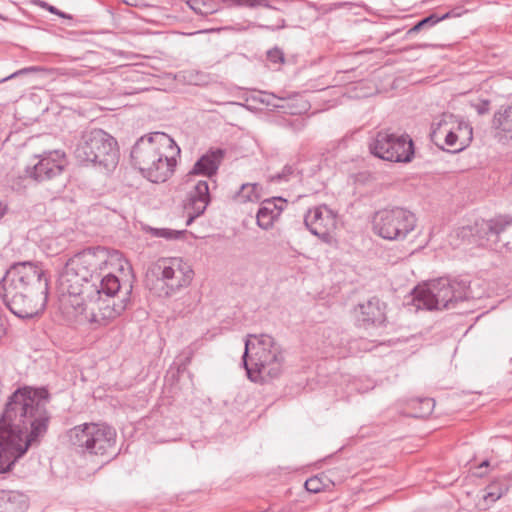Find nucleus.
<instances>
[{"instance_id":"nucleus-1","label":"nucleus","mask_w":512,"mask_h":512,"mask_svg":"<svg viewBox=\"0 0 512 512\" xmlns=\"http://www.w3.org/2000/svg\"><path fill=\"white\" fill-rule=\"evenodd\" d=\"M49 401L45 387L19 388L8 398L0 417V474L10 471L44 437L51 418L46 408Z\"/></svg>"},{"instance_id":"nucleus-2","label":"nucleus","mask_w":512,"mask_h":512,"mask_svg":"<svg viewBox=\"0 0 512 512\" xmlns=\"http://www.w3.org/2000/svg\"><path fill=\"white\" fill-rule=\"evenodd\" d=\"M110 267L102 274H98L93 285L87 287L86 301L89 303H70L71 312L77 321H88L98 325H106L108 321L120 316L130 303L132 285L121 284ZM66 310L68 308L66 307Z\"/></svg>"},{"instance_id":"nucleus-3","label":"nucleus","mask_w":512,"mask_h":512,"mask_svg":"<svg viewBox=\"0 0 512 512\" xmlns=\"http://www.w3.org/2000/svg\"><path fill=\"white\" fill-rule=\"evenodd\" d=\"M120 256L115 250L110 251L101 246L90 247L76 253L67 260L60 273L59 289L63 294L78 297L80 303L86 302L87 287L93 285L94 279H98V274L113 266Z\"/></svg>"},{"instance_id":"nucleus-4","label":"nucleus","mask_w":512,"mask_h":512,"mask_svg":"<svg viewBox=\"0 0 512 512\" xmlns=\"http://www.w3.org/2000/svg\"><path fill=\"white\" fill-rule=\"evenodd\" d=\"M468 282L440 277L412 290V303L417 309L440 310L454 308L468 298Z\"/></svg>"},{"instance_id":"nucleus-5","label":"nucleus","mask_w":512,"mask_h":512,"mask_svg":"<svg viewBox=\"0 0 512 512\" xmlns=\"http://www.w3.org/2000/svg\"><path fill=\"white\" fill-rule=\"evenodd\" d=\"M67 437L72 449L83 456L115 455L116 430L105 423H84L71 428Z\"/></svg>"},{"instance_id":"nucleus-6","label":"nucleus","mask_w":512,"mask_h":512,"mask_svg":"<svg viewBox=\"0 0 512 512\" xmlns=\"http://www.w3.org/2000/svg\"><path fill=\"white\" fill-rule=\"evenodd\" d=\"M74 154L80 163L98 165L106 170L114 169L119 160L117 141L102 129L83 132Z\"/></svg>"},{"instance_id":"nucleus-7","label":"nucleus","mask_w":512,"mask_h":512,"mask_svg":"<svg viewBox=\"0 0 512 512\" xmlns=\"http://www.w3.org/2000/svg\"><path fill=\"white\" fill-rule=\"evenodd\" d=\"M511 227L512 216L500 214L488 220H478L473 225L463 226L456 234L469 244L497 248L500 243L502 246L508 245L505 235Z\"/></svg>"},{"instance_id":"nucleus-8","label":"nucleus","mask_w":512,"mask_h":512,"mask_svg":"<svg viewBox=\"0 0 512 512\" xmlns=\"http://www.w3.org/2000/svg\"><path fill=\"white\" fill-rule=\"evenodd\" d=\"M373 231L379 237L389 240H404L417 224V218L411 211L402 207L384 208L373 216Z\"/></svg>"},{"instance_id":"nucleus-9","label":"nucleus","mask_w":512,"mask_h":512,"mask_svg":"<svg viewBox=\"0 0 512 512\" xmlns=\"http://www.w3.org/2000/svg\"><path fill=\"white\" fill-rule=\"evenodd\" d=\"M374 156L385 161L410 163L414 157V143L408 134H397L390 130H381L369 143Z\"/></svg>"},{"instance_id":"nucleus-10","label":"nucleus","mask_w":512,"mask_h":512,"mask_svg":"<svg viewBox=\"0 0 512 512\" xmlns=\"http://www.w3.org/2000/svg\"><path fill=\"white\" fill-rule=\"evenodd\" d=\"M26 287H14V283L1 280L0 297L5 306L18 318L32 319L46 308V296L35 297Z\"/></svg>"},{"instance_id":"nucleus-11","label":"nucleus","mask_w":512,"mask_h":512,"mask_svg":"<svg viewBox=\"0 0 512 512\" xmlns=\"http://www.w3.org/2000/svg\"><path fill=\"white\" fill-rule=\"evenodd\" d=\"M3 281L14 283V287H26L35 297L49 294V277L47 271L39 263L25 261L13 264L2 278Z\"/></svg>"},{"instance_id":"nucleus-12","label":"nucleus","mask_w":512,"mask_h":512,"mask_svg":"<svg viewBox=\"0 0 512 512\" xmlns=\"http://www.w3.org/2000/svg\"><path fill=\"white\" fill-rule=\"evenodd\" d=\"M151 273L162 283L166 296L188 286L193 278V270L180 258L158 260L151 268Z\"/></svg>"},{"instance_id":"nucleus-13","label":"nucleus","mask_w":512,"mask_h":512,"mask_svg":"<svg viewBox=\"0 0 512 512\" xmlns=\"http://www.w3.org/2000/svg\"><path fill=\"white\" fill-rule=\"evenodd\" d=\"M175 149L174 140L163 132H154L147 136H142L134 144L131 151V162L134 167L144 174L148 165L153 164L155 157L160 149Z\"/></svg>"},{"instance_id":"nucleus-14","label":"nucleus","mask_w":512,"mask_h":512,"mask_svg":"<svg viewBox=\"0 0 512 512\" xmlns=\"http://www.w3.org/2000/svg\"><path fill=\"white\" fill-rule=\"evenodd\" d=\"M283 361V354H242L246 375L254 383H263L266 377H278Z\"/></svg>"},{"instance_id":"nucleus-15","label":"nucleus","mask_w":512,"mask_h":512,"mask_svg":"<svg viewBox=\"0 0 512 512\" xmlns=\"http://www.w3.org/2000/svg\"><path fill=\"white\" fill-rule=\"evenodd\" d=\"M36 158H38V162L25 169L26 177L36 182L58 179L68 164L66 154L61 150L44 152Z\"/></svg>"},{"instance_id":"nucleus-16","label":"nucleus","mask_w":512,"mask_h":512,"mask_svg":"<svg viewBox=\"0 0 512 512\" xmlns=\"http://www.w3.org/2000/svg\"><path fill=\"white\" fill-rule=\"evenodd\" d=\"M306 228L324 243H330L331 233L336 228L337 215L327 205L310 208L304 216Z\"/></svg>"},{"instance_id":"nucleus-17","label":"nucleus","mask_w":512,"mask_h":512,"mask_svg":"<svg viewBox=\"0 0 512 512\" xmlns=\"http://www.w3.org/2000/svg\"><path fill=\"white\" fill-rule=\"evenodd\" d=\"M387 304L378 297L359 303L353 310L356 324L369 329L384 326L387 321Z\"/></svg>"},{"instance_id":"nucleus-18","label":"nucleus","mask_w":512,"mask_h":512,"mask_svg":"<svg viewBox=\"0 0 512 512\" xmlns=\"http://www.w3.org/2000/svg\"><path fill=\"white\" fill-rule=\"evenodd\" d=\"M210 202L208 182L199 180L193 183L184 200V211L187 214L186 225L189 226L196 218L203 215Z\"/></svg>"},{"instance_id":"nucleus-19","label":"nucleus","mask_w":512,"mask_h":512,"mask_svg":"<svg viewBox=\"0 0 512 512\" xmlns=\"http://www.w3.org/2000/svg\"><path fill=\"white\" fill-rule=\"evenodd\" d=\"M225 150L222 148H210L193 165L187 174V182L192 181L193 176H204L212 178L224 159Z\"/></svg>"},{"instance_id":"nucleus-20","label":"nucleus","mask_w":512,"mask_h":512,"mask_svg":"<svg viewBox=\"0 0 512 512\" xmlns=\"http://www.w3.org/2000/svg\"><path fill=\"white\" fill-rule=\"evenodd\" d=\"M176 159L160 149L153 164L148 165L143 176L153 183L165 182L174 172Z\"/></svg>"},{"instance_id":"nucleus-21","label":"nucleus","mask_w":512,"mask_h":512,"mask_svg":"<svg viewBox=\"0 0 512 512\" xmlns=\"http://www.w3.org/2000/svg\"><path fill=\"white\" fill-rule=\"evenodd\" d=\"M286 203V200L281 197L264 200L256 215L257 225L264 230L270 229L273 226L274 221L284 210Z\"/></svg>"},{"instance_id":"nucleus-22","label":"nucleus","mask_w":512,"mask_h":512,"mask_svg":"<svg viewBox=\"0 0 512 512\" xmlns=\"http://www.w3.org/2000/svg\"><path fill=\"white\" fill-rule=\"evenodd\" d=\"M492 128L499 143L507 145L512 142V106L501 108L494 114Z\"/></svg>"},{"instance_id":"nucleus-23","label":"nucleus","mask_w":512,"mask_h":512,"mask_svg":"<svg viewBox=\"0 0 512 512\" xmlns=\"http://www.w3.org/2000/svg\"><path fill=\"white\" fill-rule=\"evenodd\" d=\"M472 130V127L464 121H459L456 129L451 128L446 130L445 143L453 148L449 151L457 153L465 149L472 140Z\"/></svg>"},{"instance_id":"nucleus-24","label":"nucleus","mask_w":512,"mask_h":512,"mask_svg":"<svg viewBox=\"0 0 512 512\" xmlns=\"http://www.w3.org/2000/svg\"><path fill=\"white\" fill-rule=\"evenodd\" d=\"M27 497L18 491L0 490V512H25Z\"/></svg>"},{"instance_id":"nucleus-25","label":"nucleus","mask_w":512,"mask_h":512,"mask_svg":"<svg viewBox=\"0 0 512 512\" xmlns=\"http://www.w3.org/2000/svg\"><path fill=\"white\" fill-rule=\"evenodd\" d=\"M274 339L267 334L248 335L245 339L244 352L256 350L257 352H272Z\"/></svg>"},{"instance_id":"nucleus-26","label":"nucleus","mask_w":512,"mask_h":512,"mask_svg":"<svg viewBox=\"0 0 512 512\" xmlns=\"http://www.w3.org/2000/svg\"><path fill=\"white\" fill-rule=\"evenodd\" d=\"M452 16H455L453 11H449L443 15H438L436 13H432L427 17L422 18L420 21H418L413 27H411L406 32V37L409 38L412 35L420 32L423 29L431 28L440 21H443L445 19L451 18Z\"/></svg>"},{"instance_id":"nucleus-27","label":"nucleus","mask_w":512,"mask_h":512,"mask_svg":"<svg viewBox=\"0 0 512 512\" xmlns=\"http://www.w3.org/2000/svg\"><path fill=\"white\" fill-rule=\"evenodd\" d=\"M262 186L259 183L242 184L234 198L242 203L255 202L261 198Z\"/></svg>"},{"instance_id":"nucleus-28","label":"nucleus","mask_w":512,"mask_h":512,"mask_svg":"<svg viewBox=\"0 0 512 512\" xmlns=\"http://www.w3.org/2000/svg\"><path fill=\"white\" fill-rule=\"evenodd\" d=\"M191 362V357L186 354H178L175 360L167 370L166 377L172 381H178L183 373L186 371L187 366Z\"/></svg>"},{"instance_id":"nucleus-29","label":"nucleus","mask_w":512,"mask_h":512,"mask_svg":"<svg viewBox=\"0 0 512 512\" xmlns=\"http://www.w3.org/2000/svg\"><path fill=\"white\" fill-rule=\"evenodd\" d=\"M507 491L508 486L504 481H493L485 488L483 500L485 502L494 503L500 499Z\"/></svg>"},{"instance_id":"nucleus-30","label":"nucleus","mask_w":512,"mask_h":512,"mask_svg":"<svg viewBox=\"0 0 512 512\" xmlns=\"http://www.w3.org/2000/svg\"><path fill=\"white\" fill-rule=\"evenodd\" d=\"M410 405L415 410L412 414L413 417L425 418L432 413L435 407V401L432 398H419L412 400Z\"/></svg>"},{"instance_id":"nucleus-31","label":"nucleus","mask_w":512,"mask_h":512,"mask_svg":"<svg viewBox=\"0 0 512 512\" xmlns=\"http://www.w3.org/2000/svg\"><path fill=\"white\" fill-rule=\"evenodd\" d=\"M186 230H174L170 228H151V234L154 237L165 238L166 240H175L181 238Z\"/></svg>"},{"instance_id":"nucleus-32","label":"nucleus","mask_w":512,"mask_h":512,"mask_svg":"<svg viewBox=\"0 0 512 512\" xmlns=\"http://www.w3.org/2000/svg\"><path fill=\"white\" fill-rule=\"evenodd\" d=\"M223 2H229L230 6H246L250 8L262 6L268 9H276L267 0H222Z\"/></svg>"},{"instance_id":"nucleus-33","label":"nucleus","mask_w":512,"mask_h":512,"mask_svg":"<svg viewBox=\"0 0 512 512\" xmlns=\"http://www.w3.org/2000/svg\"><path fill=\"white\" fill-rule=\"evenodd\" d=\"M277 99L280 100L282 103L281 104L275 103V104H273V106L276 108H280V109H289L291 114H301L302 112H304L307 109L305 103H303L299 107H295L293 104H291L293 99L290 97L289 98L278 97Z\"/></svg>"},{"instance_id":"nucleus-34","label":"nucleus","mask_w":512,"mask_h":512,"mask_svg":"<svg viewBox=\"0 0 512 512\" xmlns=\"http://www.w3.org/2000/svg\"><path fill=\"white\" fill-rule=\"evenodd\" d=\"M296 173L297 169L294 165H285L280 173L272 177V180L278 183L288 182Z\"/></svg>"},{"instance_id":"nucleus-35","label":"nucleus","mask_w":512,"mask_h":512,"mask_svg":"<svg viewBox=\"0 0 512 512\" xmlns=\"http://www.w3.org/2000/svg\"><path fill=\"white\" fill-rule=\"evenodd\" d=\"M304 486L306 490L311 493H319L324 489V484L318 476L307 479Z\"/></svg>"},{"instance_id":"nucleus-36","label":"nucleus","mask_w":512,"mask_h":512,"mask_svg":"<svg viewBox=\"0 0 512 512\" xmlns=\"http://www.w3.org/2000/svg\"><path fill=\"white\" fill-rule=\"evenodd\" d=\"M267 59L275 64H281L284 62V53L279 48H274L268 51Z\"/></svg>"},{"instance_id":"nucleus-37","label":"nucleus","mask_w":512,"mask_h":512,"mask_svg":"<svg viewBox=\"0 0 512 512\" xmlns=\"http://www.w3.org/2000/svg\"><path fill=\"white\" fill-rule=\"evenodd\" d=\"M188 5L190 8L199 15H207L212 11L204 10L202 7L206 6V3L202 0H189Z\"/></svg>"},{"instance_id":"nucleus-38","label":"nucleus","mask_w":512,"mask_h":512,"mask_svg":"<svg viewBox=\"0 0 512 512\" xmlns=\"http://www.w3.org/2000/svg\"><path fill=\"white\" fill-rule=\"evenodd\" d=\"M447 118L452 119V115H444V118L440 120L438 123H433L431 136H435L438 132H441V129L448 124Z\"/></svg>"},{"instance_id":"nucleus-39","label":"nucleus","mask_w":512,"mask_h":512,"mask_svg":"<svg viewBox=\"0 0 512 512\" xmlns=\"http://www.w3.org/2000/svg\"><path fill=\"white\" fill-rule=\"evenodd\" d=\"M39 68L38 67H35V66H32V67H26V68H23V69H20L16 72H14L13 74H11L10 76L6 77L3 79V81L5 80H8V79H11V78H14L18 75H22V74H27V73H31V72H35V71H38Z\"/></svg>"},{"instance_id":"nucleus-40","label":"nucleus","mask_w":512,"mask_h":512,"mask_svg":"<svg viewBox=\"0 0 512 512\" xmlns=\"http://www.w3.org/2000/svg\"><path fill=\"white\" fill-rule=\"evenodd\" d=\"M489 105H490V101L484 100V101L478 103L477 105H475V109L479 115H484L489 112Z\"/></svg>"},{"instance_id":"nucleus-41","label":"nucleus","mask_w":512,"mask_h":512,"mask_svg":"<svg viewBox=\"0 0 512 512\" xmlns=\"http://www.w3.org/2000/svg\"><path fill=\"white\" fill-rule=\"evenodd\" d=\"M43 6H44V7H46V8H47V10H48L50 13H52V14L59 15L60 17H63V18H65V17H66V15H65L63 12L59 11V10H58L56 7H54V6H50V5L46 4V3H44V4H43Z\"/></svg>"},{"instance_id":"nucleus-42","label":"nucleus","mask_w":512,"mask_h":512,"mask_svg":"<svg viewBox=\"0 0 512 512\" xmlns=\"http://www.w3.org/2000/svg\"><path fill=\"white\" fill-rule=\"evenodd\" d=\"M8 212V204L0 201V219L3 218Z\"/></svg>"},{"instance_id":"nucleus-43","label":"nucleus","mask_w":512,"mask_h":512,"mask_svg":"<svg viewBox=\"0 0 512 512\" xmlns=\"http://www.w3.org/2000/svg\"><path fill=\"white\" fill-rule=\"evenodd\" d=\"M123 3H125L128 6H139L142 4L143 0H121Z\"/></svg>"},{"instance_id":"nucleus-44","label":"nucleus","mask_w":512,"mask_h":512,"mask_svg":"<svg viewBox=\"0 0 512 512\" xmlns=\"http://www.w3.org/2000/svg\"><path fill=\"white\" fill-rule=\"evenodd\" d=\"M490 465L489 460H484L479 464V468L488 467Z\"/></svg>"},{"instance_id":"nucleus-45","label":"nucleus","mask_w":512,"mask_h":512,"mask_svg":"<svg viewBox=\"0 0 512 512\" xmlns=\"http://www.w3.org/2000/svg\"><path fill=\"white\" fill-rule=\"evenodd\" d=\"M509 365H510V370L512 371V358L510 359Z\"/></svg>"},{"instance_id":"nucleus-46","label":"nucleus","mask_w":512,"mask_h":512,"mask_svg":"<svg viewBox=\"0 0 512 512\" xmlns=\"http://www.w3.org/2000/svg\"><path fill=\"white\" fill-rule=\"evenodd\" d=\"M429 45L427 44H423V45H419L418 47H428Z\"/></svg>"}]
</instances>
